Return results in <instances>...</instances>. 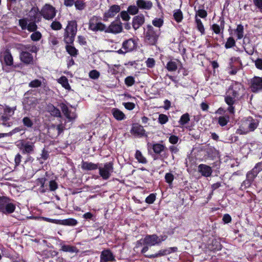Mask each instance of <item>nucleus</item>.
I'll return each instance as SVG.
<instances>
[{"mask_svg": "<svg viewBox=\"0 0 262 262\" xmlns=\"http://www.w3.org/2000/svg\"><path fill=\"white\" fill-rule=\"evenodd\" d=\"M100 73L97 70H93L90 72L89 76L91 78L93 79H97L99 78Z\"/></svg>", "mask_w": 262, "mask_h": 262, "instance_id": "obj_57", "label": "nucleus"}, {"mask_svg": "<svg viewBox=\"0 0 262 262\" xmlns=\"http://www.w3.org/2000/svg\"><path fill=\"white\" fill-rule=\"evenodd\" d=\"M250 88L253 93L262 90V77L254 76L250 82Z\"/></svg>", "mask_w": 262, "mask_h": 262, "instance_id": "obj_12", "label": "nucleus"}, {"mask_svg": "<svg viewBox=\"0 0 262 262\" xmlns=\"http://www.w3.org/2000/svg\"><path fill=\"white\" fill-rule=\"evenodd\" d=\"M111 112L114 117L117 120L121 121L125 118V114L118 108H113Z\"/></svg>", "mask_w": 262, "mask_h": 262, "instance_id": "obj_26", "label": "nucleus"}, {"mask_svg": "<svg viewBox=\"0 0 262 262\" xmlns=\"http://www.w3.org/2000/svg\"><path fill=\"white\" fill-rule=\"evenodd\" d=\"M178 250V248L176 247H170L165 249H162L158 251V253L151 255H145L146 257L149 258H154L156 257H159L160 256H164L166 255L169 254L171 253L176 252Z\"/></svg>", "mask_w": 262, "mask_h": 262, "instance_id": "obj_14", "label": "nucleus"}, {"mask_svg": "<svg viewBox=\"0 0 262 262\" xmlns=\"http://www.w3.org/2000/svg\"><path fill=\"white\" fill-rule=\"evenodd\" d=\"M218 123L220 126L223 127L227 125L229 121V116L228 115H224L220 116L218 119Z\"/></svg>", "mask_w": 262, "mask_h": 262, "instance_id": "obj_36", "label": "nucleus"}, {"mask_svg": "<svg viewBox=\"0 0 262 262\" xmlns=\"http://www.w3.org/2000/svg\"><path fill=\"white\" fill-rule=\"evenodd\" d=\"M51 27L53 30H59L61 29L62 25L59 21H54L52 23Z\"/></svg>", "mask_w": 262, "mask_h": 262, "instance_id": "obj_56", "label": "nucleus"}, {"mask_svg": "<svg viewBox=\"0 0 262 262\" xmlns=\"http://www.w3.org/2000/svg\"><path fill=\"white\" fill-rule=\"evenodd\" d=\"M156 194L151 193L145 199V202L147 204H151L154 203V202L156 200Z\"/></svg>", "mask_w": 262, "mask_h": 262, "instance_id": "obj_55", "label": "nucleus"}, {"mask_svg": "<svg viewBox=\"0 0 262 262\" xmlns=\"http://www.w3.org/2000/svg\"><path fill=\"white\" fill-rule=\"evenodd\" d=\"M195 22L197 29L200 32L202 35L205 34V29L201 20L197 16H195Z\"/></svg>", "mask_w": 262, "mask_h": 262, "instance_id": "obj_35", "label": "nucleus"}, {"mask_svg": "<svg viewBox=\"0 0 262 262\" xmlns=\"http://www.w3.org/2000/svg\"><path fill=\"white\" fill-rule=\"evenodd\" d=\"M74 4L76 8L78 10H82L84 8L85 5L83 1H77Z\"/></svg>", "mask_w": 262, "mask_h": 262, "instance_id": "obj_59", "label": "nucleus"}, {"mask_svg": "<svg viewBox=\"0 0 262 262\" xmlns=\"http://www.w3.org/2000/svg\"><path fill=\"white\" fill-rule=\"evenodd\" d=\"M29 87L33 88H37L39 86H43L45 88L46 87L45 83L42 82L40 80L38 79H35L32 81H31L29 83Z\"/></svg>", "mask_w": 262, "mask_h": 262, "instance_id": "obj_37", "label": "nucleus"}, {"mask_svg": "<svg viewBox=\"0 0 262 262\" xmlns=\"http://www.w3.org/2000/svg\"><path fill=\"white\" fill-rule=\"evenodd\" d=\"M58 82L66 89L70 90L71 89L70 85L68 82V80L66 76L61 77L58 79Z\"/></svg>", "mask_w": 262, "mask_h": 262, "instance_id": "obj_39", "label": "nucleus"}, {"mask_svg": "<svg viewBox=\"0 0 262 262\" xmlns=\"http://www.w3.org/2000/svg\"><path fill=\"white\" fill-rule=\"evenodd\" d=\"M163 19L160 18H155L152 20V24L159 28L163 26Z\"/></svg>", "mask_w": 262, "mask_h": 262, "instance_id": "obj_48", "label": "nucleus"}, {"mask_svg": "<svg viewBox=\"0 0 262 262\" xmlns=\"http://www.w3.org/2000/svg\"><path fill=\"white\" fill-rule=\"evenodd\" d=\"M99 173L104 180H108L111 176L114 171L113 164L112 162H107L103 164V166H98Z\"/></svg>", "mask_w": 262, "mask_h": 262, "instance_id": "obj_5", "label": "nucleus"}, {"mask_svg": "<svg viewBox=\"0 0 262 262\" xmlns=\"http://www.w3.org/2000/svg\"><path fill=\"white\" fill-rule=\"evenodd\" d=\"M145 63L147 67L152 68L155 65V60L152 58H148Z\"/></svg>", "mask_w": 262, "mask_h": 262, "instance_id": "obj_61", "label": "nucleus"}, {"mask_svg": "<svg viewBox=\"0 0 262 262\" xmlns=\"http://www.w3.org/2000/svg\"><path fill=\"white\" fill-rule=\"evenodd\" d=\"M10 200L6 196H0V212L5 214L13 213L15 209V205L9 202Z\"/></svg>", "mask_w": 262, "mask_h": 262, "instance_id": "obj_4", "label": "nucleus"}, {"mask_svg": "<svg viewBox=\"0 0 262 262\" xmlns=\"http://www.w3.org/2000/svg\"><path fill=\"white\" fill-rule=\"evenodd\" d=\"M46 180L45 178H38L36 180V184L39 186L38 191L41 193L48 192V185L46 184Z\"/></svg>", "mask_w": 262, "mask_h": 262, "instance_id": "obj_19", "label": "nucleus"}, {"mask_svg": "<svg viewBox=\"0 0 262 262\" xmlns=\"http://www.w3.org/2000/svg\"><path fill=\"white\" fill-rule=\"evenodd\" d=\"M4 59L6 65L11 66L13 64V57L9 52L4 53Z\"/></svg>", "mask_w": 262, "mask_h": 262, "instance_id": "obj_33", "label": "nucleus"}, {"mask_svg": "<svg viewBox=\"0 0 262 262\" xmlns=\"http://www.w3.org/2000/svg\"><path fill=\"white\" fill-rule=\"evenodd\" d=\"M173 17L177 22H181L183 19V14L182 11L180 9L174 11Z\"/></svg>", "mask_w": 262, "mask_h": 262, "instance_id": "obj_44", "label": "nucleus"}, {"mask_svg": "<svg viewBox=\"0 0 262 262\" xmlns=\"http://www.w3.org/2000/svg\"><path fill=\"white\" fill-rule=\"evenodd\" d=\"M129 14L128 13L127 11H122L120 13V16L123 20L128 21L130 18V17L129 15Z\"/></svg>", "mask_w": 262, "mask_h": 262, "instance_id": "obj_62", "label": "nucleus"}, {"mask_svg": "<svg viewBox=\"0 0 262 262\" xmlns=\"http://www.w3.org/2000/svg\"><path fill=\"white\" fill-rule=\"evenodd\" d=\"M23 154H32L35 149L34 143L31 141L21 140L16 144Z\"/></svg>", "mask_w": 262, "mask_h": 262, "instance_id": "obj_7", "label": "nucleus"}, {"mask_svg": "<svg viewBox=\"0 0 262 262\" xmlns=\"http://www.w3.org/2000/svg\"><path fill=\"white\" fill-rule=\"evenodd\" d=\"M136 5L139 9L145 10H150L153 6L152 3L149 0H137Z\"/></svg>", "mask_w": 262, "mask_h": 262, "instance_id": "obj_22", "label": "nucleus"}, {"mask_svg": "<svg viewBox=\"0 0 262 262\" xmlns=\"http://www.w3.org/2000/svg\"><path fill=\"white\" fill-rule=\"evenodd\" d=\"M145 18L143 14H138L133 18L132 25L135 30L139 29L145 23Z\"/></svg>", "mask_w": 262, "mask_h": 262, "instance_id": "obj_15", "label": "nucleus"}, {"mask_svg": "<svg viewBox=\"0 0 262 262\" xmlns=\"http://www.w3.org/2000/svg\"><path fill=\"white\" fill-rule=\"evenodd\" d=\"M37 100L34 97H30L28 98H26L24 100V104L25 107L27 110H30L32 108V107H34L35 105L36 104Z\"/></svg>", "mask_w": 262, "mask_h": 262, "instance_id": "obj_29", "label": "nucleus"}, {"mask_svg": "<svg viewBox=\"0 0 262 262\" xmlns=\"http://www.w3.org/2000/svg\"><path fill=\"white\" fill-rule=\"evenodd\" d=\"M77 31V24L75 20L69 21L65 29L64 40L67 43H72L74 40Z\"/></svg>", "mask_w": 262, "mask_h": 262, "instance_id": "obj_3", "label": "nucleus"}, {"mask_svg": "<svg viewBox=\"0 0 262 262\" xmlns=\"http://www.w3.org/2000/svg\"><path fill=\"white\" fill-rule=\"evenodd\" d=\"M20 58L21 61L26 64H29L33 63V56L28 52H21L20 54Z\"/></svg>", "mask_w": 262, "mask_h": 262, "instance_id": "obj_24", "label": "nucleus"}, {"mask_svg": "<svg viewBox=\"0 0 262 262\" xmlns=\"http://www.w3.org/2000/svg\"><path fill=\"white\" fill-rule=\"evenodd\" d=\"M238 69L235 67L231 62L229 63V67L228 68V73L230 75H234L237 73Z\"/></svg>", "mask_w": 262, "mask_h": 262, "instance_id": "obj_50", "label": "nucleus"}, {"mask_svg": "<svg viewBox=\"0 0 262 262\" xmlns=\"http://www.w3.org/2000/svg\"><path fill=\"white\" fill-rule=\"evenodd\" d=\"M136 47V42L132 39L130 38L124 41L122 43V48L116 51L120 54H125L126 53L132 52Z\"/></svg>", "mask_w": 262, "mask_h": 262, "instance_id": "obj_8", "label": "nucleus"}, {"mask_svg": "<svg viewBox=\"0 0 262 262\" xmlns=\"http://www.w3.org/2000/svg\"><path fill=\"white\" fill-rule=\"evenodd\" d=\"M42 35L39 31H35L31 35V38L32 40L37 41H38L41 37Z\"/></svg>", "mask_w": 262, "mask_h": 262, "instance_id": "obj_53", "label": "nucleus"}, {"mask_svg": "<svg viewBox=\"0 0 262 262\" xmlns=\"http://www.w3.org/2000/svg\"><path fill=\"white\" fill-rule=\"evenodd\" d=\"M135 158L140 163L146 164L147 163L146 158L143 156L141 152L139 150L136 151Z\"/></svg>", "mask_w": 262, "mask_h": 262, "instance_id": "obj_34", "label": "nucleus"}, {"mask_svg": "<svg viewBox=\"0 0 262 262\" xmlns=\"http://www.w3.org/2000/svg\"><path fill=\"white\" fill-rule=\"evenodd\" d=\"M60 106L64 115L69 121H72L76 118V115L75 113L71 112L65 104L61 103Z\"/></svg>", "mask_w": 262, "mask_h": 262, "instance_id": "obj_20", "label": "nucleus"}, {"mask_svg": "<svg viewBox=\"0 0 262 262\" xmlns=\"http://www.w3.org/2000/svg\"><path fill=\"white\" fill-rule=\"evenodd\" d=\"M123 28L121 22L114 21L111 23L108 27L105 26V33L118 34L122 31Z\"/></svg>", "mask_w": 262, "mask_h": 262, "instance_id": "obj_13", "label": "nucleus"}, {"mask_svg": "<svg viewBox=\"0 0 262 262\" xmlns=\"http://www.w3.org/2000/svg\"><path fill=\"white\" fill-rule=\"evenodd\" d=\"M48 112L54 117H60L61 113L59 109L55 107L53 105L50 104L47 106Z\"/></svg>", "mask_w": 262, "mask_h": 262, "instance_id": "obj_31", "label": "nucleus"}, {"mask_svg": "<svg viewBox=\"0 0 262 262\" xmlns=\"http://www.w3.org/2000/svg\"><path fill=\"white\" fill-rule=\"evenodd\" d=\"M259 121L252 117H248L244 119L243 125L247 129L246 133L253 132L258 126Z\"/></svg>", "mask_w": 262, "mask_h": 262, "instance_id": "obj_9", "label": "nucleus"}, {"mask_svg": "<svg viewBox=\"0 0 262 262\" xmlns=\"http://www.w3.org/2000/svg\"><path fill=\"white\" fill-rule=\"evenodd\" d=\"M139 8L138 5H130L127 8V12L130 15H134L138 13Z\"/></svg>", "mask_w": 262, "mask_h": 262, "instance_id": "obj_41", "label": "nucleus"}, {"mask_svg": "<svg viewBox=\"0 0 262 262\" xmlns=\"http://www.w3.org/2000/svg\"><path fill=\"white\" fill-rule=\"evenodd\" d=\"M243 90V85L240 83L234 82L230 85L227 92L225 101L228 105L227 110L230 114L232 115L234 114L235 105L238 103L239 96Z\"/></svg>", "mask_w": 262, "mask_h": 262, "instance_id": "obj_1", "label": "nucleus"}, {"mask_svg": "<svg viewBox=\"0 0 262 262\" xmlns=\"http://www.w3.org/2000/svg\"><path fill=\"white\" fill-rule=\"evenodd\" d=\"M235 45V41L234 39L232 37H229L228 38L225 47L226 49H229L234 47Z\"/></svg>", "mask_w": 262, "mask_h": 262, "instance_id": "obj_52", "label": "nucleus"}, {"mask_svg": "<svg viewBox=\"0 0 262 262\" xmlns=\"http://www.w3.org/2000/svg\"><path fill=\"white\" fill-rule=\"evenodd\" d=\"M207 13L206 11L203 9H200L197 11L196 14L195 16H199V17L204 18L207 17Z\"/></svg>", "mask_w": 262, "mask_h": 262, "instance_id": "obj_63", "label": "nucleus"}, {"mask_svg": "<svg viewBox=\"0 0 262 262\" xmlns=\"http://www.w3.org/2000/svg\"><path fill=\"white\" fill-rule=\"evenodd\" d=\"M28 21L26 18H23L19 20V25L23 30L27 29Z\"/></svg>", "mask_w": 262, "mask_h": 262, "instance_id": "obj_58", "label": "nucleus"}, {"mask_svg": "<svg viewBox=\"0 0 262 262\" xmlns=\"http://www.w3.org/2000/svg\"><path fill=\"white\" fill-rule=\"evenodd\" d=\"M165 179L166 183L169 185L171 184L174 179V176L171 172H168L165 174Z\"/></svg>", "mask_w": 262, "mask_h": 262, "instance_id": "obj_54", "label": "nucleus"}, {"mask_svg": "<svg viewBox=\"0 0 262 262\" xmlns=\"http://www.w3.org/2000/svg\"><path fill=\"white\" fill-rule=\"evenodd\" d=\"M66 50L68 53L72 56H76L78 54V50L72 46L67 45Z\"/></svg>", "mask_w": 262, "mask_h": 262, "instance_id": "obj_43", "label": "nucleus"}, {"mask_svg": "<svg viewBox=\"0 0 262 262\" xmlns=\"http://www.w3.org/2000/svg\"><path fill=\"white\" fill-rule=\"evenodd\" d=\"M211 28L215 34H223L224 28V21L223 20H221L220 25L216 24L212 25Z\"/></svg>", "mask_w": 262, "mask_h": 262, "instance_id": "obj_28", "label": "nucleus"}, {"mask_svg": "<svg viewBox=\"0 0 262 262\" xmlns=\"http://www.w3.org/2000/svg\"><path fill=\"white\" fill-rule=\"evenodd\" d=\"M120 11V7L119 5H114L110 7V9L104 13V21H107L108 18H112L115 16Z\"/></svg>", "mask_w": 262, "mask_h": 262, "instance_id": "obj_18", "label": "nucleus"}, {"mask_svg": "<svg viewBox=\"0 0 262 262\" xmlns=\"http://www.w3.org/2000/svg\"><path fill=\"white\" fill-rule=\"evenodd\" d=\"M159 236L156 234L147 235L143 238V245L151 247L159 245Z\"/></svg>", "mask_w": 262, "mask_h": 262, "instance_id": "obj_17", "label": "nucleus"}, {"mask_svg": "<svg viewBox=\"0 0 262 262\" xmlns=\"http://www.w3.org/2000/svg\"><path fill=\"white\" fill-rule=\"evenodd\" d=\"M62 222L63 225L70 226H75L77 224V221L73 219L64 220L62 221Z\"/></svg>", "mask_w": 262, "mask_h": 262, "instance_id": "obj_51", "label": "nucleus"}, {"mask_svg": "<svg viewBox=\"0 0 262 262\" xmlns=\"http://www.w3.org/2000/svg\"><path fill=\"white\" fill-rule=\"evenodd\" d=\"M160 34V29H155L151 25H148L144 33V41L150 46L156 45Z\"/></svg>", "mask_w": 262, "mask_h": 262, "instance_id": "obj_2", "label": "nucleus"}, {"mask_svg": "<svg viewBox=\"0 0 262 262\" xmlns=\"http://www.w3.org/2000/svg\"><path fill=\"white\" fill-rule=\"evenodd\" d=\"M10 117L7 115H5L4 113L1 116V120L3 121L2 124L7 127H9L12 125V123L8 122Z\"/></svg>", "mask_w": 262, "mask_h": 262, "instance_id": "obj_45", "label": "nucleus"}, {"mask_svg": "<svg viewBox=\"0 0 262 262\" xmlns=\"http://www.w3.org/2000/svg\"><path fill=\"white\" fill-rule=\"evenodd\" d=\"M234 32L237 35V39H241L244 36V27L242 25H238Z\"/></svg>", "mask_w": 262, "mask_h": 262, "instance_id": "obj_38", "label": "nucleus"}, {"mask_svg": "<svg viewBox=\"0 0 262 262\" xmlns=\"http://www.w3.org/2000/svg\"><path fill=\"white\" fill-rule=\"evenodd\" d=\"M258 172L257 170H255V168H253L251 171H249L247 174L246 177L247 179L243 183L245 185H248L250 186L251 183L253 181L254 179L257 176Z\"/></svg>", "mask_w": 262, "mask_h": 262, "instance_id": "obj_23", "label": "nucleus"}, {"mask_svg": "<svg viewBox=\"0 0 262 262\" xmlns=\"http://www.w3.org/2000/svg\"><path fill=\"white\" fill-rule=\"evenodd\" d=\"M180 63V62L178 60H170L167 62L166 67V69L169 71H175L178 68V64Z\"/></svg>", "mask_w": 262, "mask_h": 262, "instance_id": "obj_32", "label": "nucleus"}, {"mask_svg": "<svg viewBox=\"0 0 262 262\" xmlns=\"http://www.w3.org/2000/svg\"><path fill=\"white\" fill-rule=\"evenodd\" d=\"M168 121V117L167 115L161 114L159 115L158 122L161 124H164Z\"/></svg>", "mask_w": 262, "mask_h": 262, "instance_id": "obj_49", "label": "nucleus"}, {"mask_svg": "<svg viewBox=\"0 0 262 262\" xmlns=\"http://www.w3.org/2000/svg\"><path fill=\"white\" fill-rule=\"evenodd\" d=\"M22 122L23 124L28 128H31L33 125L32 120L28 117H24L22 120Z\"/></svg>", "mask_w": 262, "mask_h": 262, "instance_id": "obj_47", "label": "nucleus"}, {"mask_svg": "<svg viewBox=\"0 0 262 262\" xmlns=\"http://www.w3.org/2000/svg\"><path fill=\"white\" fill-rule=\"evenodd\" d=\"M124 83L127 86H132L135 83V78L132 76H127L124 79Z\"/></svg>", "mask_w": 262, "mask_h": 262, "instance_id": "obj_46", "label": "nucleus"}, {"mask_svg": "<svg viewBox=\"0 0 262 262\" xmlns=\"http://www.w3.org/2000/svg\"><path fill=\"white\" fill-rule=\"evenodd\" d=\"M131 133L132 134L137 136H143L145 133V130L143 126L136 125L133 126Z\"/></svg>", "mask_w": 262, "mask_h": 262, "instance_id": "obj_30", "label": "nucleus"}, {"mask_svg": "<svg viewBox=\"0 0 262 262\" xmlns=\"http://www.w3.org/2000/svg\"><path fill=\"white\" fill-rule=\"evenodd\" d=\"M60 246L61 250L64 252H69L70 253H77L78 252V250L76 247L66 245L63 241L61 242Z\"/></svg>", "mask_w": 262, "mask_h": 262, "instance_id": "obj_27", "label": "nucleus"}, {"mask_svg": "<svg viewBox=\"0 0 262 262\" xmlns=\"http://www.w3.org/2000/svg\"><path fill=\"white\" fill-rule=\"evenodd\" d=\"M115 256L111 250L106 249L101 252L100 262L115 261Z\"/></svg>", "mask_w": 262, "mask_h": 262, "instance_id": "obj_16", "label": "nucleus"}, {"mask_svg": "<svg viewBox=\"0 0 262 262\" xmlns=\"http://www.w3.org/2000/svg\"><path fill=\"white\" fill-rule=\"evenodd\" d=\"M253 2L254 6L258 8L262 13V0H253Z\"/></svg>", "mask_w": 262, "mask_h": 262, "instance_id": "obj_64", "label": "nucleus"}, {"mask_svg": "<svg viewBox=\"0 0 262 262\" xmlns=\"http://www.w3.org/2000/svg\"><path fill=\"white\" fill-rule=\"evenodd\" d=\"M198 171L201 173L203 176L205 177H210L212 173L211 167L203 164H201L198 166Z\"/></svg>", "mask_w": 262, "mask_h": 262, "instance_id": "obj_21", "label": "nucleus"}, {"mask_svg": "<svg viewBox=\"0 0 262 262\" xmlns=\"http://www.w3.org/2000/svg\"><path fill=\"white\" fill-rule=\"evenodd\" d=\"M150 145L154 152L157 155H160V157L162 160L167 158L168 154L166 152L167 149L164 144L156 143Z\"/></svg>", "mask_w": 262, "mask_h": 262, "instance_id": "obj_10", "label": "nucleus"}, {"mask_svg": "<svg viewBox=\"0 0 262 262\" xmlns=\"http://www.w3.org/2000/svg\"><path fill=\"white\" fill-rule=\"evenodd\" d=\"M41 15L46 19H52L56 15L55 8L50 5L46 4L41 10Z\"/></svg>", "mask_w": 262, "mask_h": 262, "instance_id": "obj_11", "label": "nucleus"}, {"mask_svg": "<svg viewBox=\"0 0 262 262\" xmlns=\"http://www.w3.org/2000/svg\"><path fill=\"white\" fill-rule=\"evenodd\" d=\"M48 191H55L58 188V185L55 180H51L48 185Z\"/></svg>", "mask_w": 262, "mask_h": 262, "instance_id": "obj_42", "label": "nucleus"}, {"mask_svg": "<svg viewBox=\"0 0 262 262\" xmlns=\"http://www.w3.org/2000/svg\"><path fill=\"white\" fill-rule=\"evenodd\" d=\"M63 126L62 124H59L57 126L53 125L51 129L56 130L57 131V136L59 135L63 130Z\"/></svg>", "mask_w": 262, "mask_h": 262, "instance_id": "obj_60", "label": "nucleus"}, {"mask_svg": "<svg viewBox=\"0 0 262 262\" xmlns=\"http://www.w3.org/2000/svg\"><path fill=\"white\" fill-rule=\"evenodd\" d=\"M190 121L189 115L188 113H185L181 116L179 123L181 125H184L188 123Z\"/></svg>", "mask_w": 262, "mask_h": 262, "instance_id": "obj_40", "label": "nucleus"}, {"mask_svg": "<svg viewBox=\"0 0 262 262\" xmlns=\"http://www.w3.org/2000/svg\"><path fill=\"white\" fill-rule=\"evenodd\" d=\"M89 29L94 32L104 31L105 25L101 23L98 17L93 16L89 20Z\"/></svg>", "mask_w": 262, "mask_h": 262, "instance_id": "obj_6", "label": "nucleus"}, {"mask_svg": "<svg viewBox=\"0 0 262 262\" xmlns=\"http://www.w3.org/2000/svg\"><path fill=\"white\" fill-rule=\"evenodd\" d=\"M99 163L95 164L92 162L83 161L81 164V168L85 170H93L98 168Z\"/></svg>", "mask_w": 262, "mask_h": 262, "instance_id": "obj_25", "label": "nucleus"}]
</instances>
